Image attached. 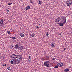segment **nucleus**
Here are the masks:
<instances>
[{
  "mask_svg": "<svg viewBox=\"0 0 72 72\" xmlns=\"http://www.w3.org/2000/svg\"><path fill=\"white\" fill-rule=\"evenodd\" d=\"M56 23L58 22L60 24V26H63V24H65L66 22V17L64 16L59 17L55 20Z\"/></svg>",
  "mask_w": 72,
  "mask_h": 72,
  "instance_id": "1",
  "label": "nucleus"
},
{
  "mask_svg": "<svg viewBox=\"0 0 72 72\" xmlns=\"http://www.w3.org/2000/svg\"><path fill=\"white\" fill-rule=\"evenodd\" d=\"M15 58H17L16 59ZM15 58L13 59L14 62V64H17L19 63H20L21 60H22V56L20 55H18L16 56Z\"/></svg>",
  "mask_w": 72,
  "mask_h": 72,
  "instance_id": "2",
  "label": "nucleus"
},
{
  "mask_svg": "<svg viewBox=\"0 0 72 72\" xmlns=\"http://www.w3.org/2000/svg\"><path fill=\"white\" fill-rule=\"evenodd\" d=\"M15 48L17 49H18L19 50H23L24 49L22 46L20 44H17L15 45Z\"/></svg>",
  "mask_w": 72,
  "mask_h": 72,
  "instance_id": "3",
  "label": "nucleus"
},
{
  "mask_svg": "<svg viewBox=\"0 0 72 72\" xmlns=\"http://www.w3.org/2000/svg\"><path fill=\"white\" fill-rule=\"evenodd\" d=\"M67 6H70L72 5V2L71 0H68V1L67 3H66Z\"/></svg>",
  "mask_w": 72,
  "mask_h": 72,
  "instance_id": "4",
  "label": "nucleus"
},
{
  "mask_svg": "<svg viewBox=\"0 0 72 72\" xmlns=\"http://www.w3.org/2000/svg\"><path fill=\"white\" fill-rule=\"evenodd\" d=\"M50 62L49 61H48L45 62V66L46 67H49V63Z\"/></svg>",
  "mask_w": 72,
  "mask_h": 72,
  "instance_id": "5",
  "label": "nucleus"
},
{
  "mask_svg": "<svg viewBox=\"0 0 72 72\" xmlns=\"http://www.w3.org/2000/svg\"><path fill=\"white\" fill-rule=\"evenodd\" d=\"M57 65L58 66V67H62V66H63V63L62 62H60L57 64Z\"/></svg>",
  "mask_w": 72,
  "mask_h": 72,
  "instance_id": "6",
  "label": "nucleus"
},
{
  "mask_svg": "<svg viewBox=\"0 0 72 72\" xmlns=\"http://www.w3.org/2000/svg\"><path fill=\"white\" fill-rule=\"evenodd\" d=\"M15 56H16V55L15 54H12L11 55L10 57L12 58H14L15 57Z\"/></svg>",
  "mask_w": 72,
  "mask_h": 72,
  "instance_id": "7",
  "label": "nucleus"
},
{
  "mask_svg": "<svg viewBox=\"0 0 72 72\" xmlns=\"http://www.w3.org/2000/svg\"><path fill=\"white\" fill-rule=\"evenodd\" d=\"M3 19H0V24H3Z\"/></svg>",
  "mask_w": 72,
  "mask_h": 72,
  "instance_id": "8",
  "label": "nucleus"
},
{
  "mask_svg": "<svg viewBox=\"0 0 72 72\" xmlns=\"http://www.w3.org/2000/svg\"><path fill=\"white\" fill-rule=\"evenodd\" d=\"M69 69H66L64 70V72H69Z\"/></svg>",
  "mask_w": 72,
  "mask_h": 72,
  "instance_id": "9",
  "label": "nucleus"
},
{
  "mask_svg": "<svg viewBox=\"0 0 72 72\" xmlns=\"http://www.w3.org/2000/svg\"><path fill=\"white\" fill-rule=\"evenodd\" d=\"M30 8H31V7L30 6H28V7H26L25 8V9H26V10L30 9Z\"/></svg>",
  "mask_w": 72,
  "mask_h": 72,
  "instance_id": "10",
  "label": "nucleus"
},
{
  "mask_svg": "<svg viewBox=\"0 0 72 72\" xmlns=\"http://www.w3.org/2000/svg\"><path fill=\"white\" fill-rule=\"evenodd\" d=\"M24 34L22 33L20 34V36L21 37H24Z\"/></svg>",
  "mask_w": 72,
  "mask_h": 72,
  "instance_id": "11",
  "label": "nucleus"
},
{
  "mask_svg": "<svg viewBox=\"0 0 72 72\" xmlns=\"http://www.w3.org/2000/svg\"><path fill=\"white\" fill-rule=\"evenodd\" d=\"M10 39H12V40H15V39H16V38L14 37H10Z\"/></svg>",
  "mask_w": 72,
  "mask_h": 72,
  "instance_id": "12",
  "label": "nucleus"
},
{
  "mask_svg": "<svg viewBox=\"0 0 72 72\" xmlns=\"http://www.w3.org/2000/svg\"><path fill=\"white\" fill-rule=\"evenodd\" d=\"M28 62H31V58H28Z\"/></svg>",
  "mask_w": 72,
  "mask_h": 72,
  "instance_id": "13",
  "label": "nucleus"
},
{
  "mask_svg": "<svg viewBox=\"0 0 72 72\" xmlns=\"http://www.w3.org/2000/svg\"><path fill=\"white\" fill-rule=\"evenodd\" d=\"M35 34H34V33H33L32 34L31 36H32V37H35Z\"/></svg>",
  "mask_w": 72,
  "mask_h": 72,
  "instance_id": "14",
  "label": "nucleus"
},
{
  "mask_svg": "<svg viewBox=\"0 0 72 72\" xmlns=\"http://www.w3.org/2000/svg\"><path fill=\"white\" fill-rule=\"evenodd\" d=\"M51 46H52V48H54V43H52V44L51 45Z\"/></svg>",
  "mask_w": 72,
  "mask_h": 72,
  "instance_id": "15",
  "label": "nucleus"
},
{
  "mask_svg": "<svg viewBox=\"0 0 72 72\" xmlns=\"http://www.w3.org/2000/svg\"><path fill=\"white\" fill-rule=\"evenodd\" d=\"M10 63L12 64H13L14 63V61L13 62V60H11L10 61Z\"/></svg>",
  "mask_w": 72,
  "mask_h": 72,
  "instance_id": "16",
  "label": "nucleus"
},
{
  "mask_svg": "<svg viewBox=\"0 0 72 72\" xmlns=\"http://www.w3.org/2000/svg\"><path fill=\"white\" fill-rule=\"evenodd\" d=\"M7 33L8 34H9V35H11V33H10V32L9 31H7Z\"/></svg>",
  "mask_w": 72,
  "mask_h": 72,
  "instance_id": "17",
  "label": "nucleus"
},
{
  "mask_svg": "<svg viewBox=\"0 0 72 72\" xmlns=\"http://www.w3.org/2000/svg\"><path fill=\"white\" fill-rule=\"evenodd\" d=\"M58 66L57 65H56L54 68H57L58 67Z\"/></svg>",
  "mask_w": 72,
  "mask_h": 72,
  "instance_id": "18",
  "label": "nucleus"
},
{
  "mask_svg": "<svg viewBox=\"0 0 72 72\" xmlns=\"http://www.w3.org/2000/svg\"><path fill=\"white\" fill-rule=\"evenodd\" d=\"M33 1L32 0H30V3H33Z\"/></svg>",
  "mask_w": 72,
  "mask_h": 72,
  "instance_id": "19",
  "label": "nucleus"
},
{
  "mask_svg": "<svg viewBox=\"0 0 72 72\" xmlns=\"http://www.w3.org/2000/svg\"><path fill=\"white\" fill-rule=\"evenodd\" d=\"M46 36L48 37V36H49V33H48V32H47V33H46Z\"/></svg>",
  "mask_w": 72,
  "mask_h": 72,
  "instance_id": "20",
  "label": "nucleus"
},
{
  "mask_svg": "<svg viewBox=\"0 0 72 72\" xmlns=\"http://www.w3.org/2000/svg\"><path fill=\"white\" fill-rule=\"evenodd\" d=\"M8 5H12V3H8Z\"/></svg>",
  "mask_w": 72,
  "mask_h": 72,
  "instance_id": "21",
  "label": "nucleus"
},
{
  "mask_svg": "<svg viewBox=\"0 0 72 72\" xmlns=\"http://www.w3.org/2000/svg\"><path fill=\"white\" fill-rule=\"evenodd\" d=\"M38 4H41V1H39Z\"/></svg>",
  "mask_w": 72,
  "mask_h": 72,
  "instance_id": "22",
  "label": "nucleus"
},
{
  "mask_svg": "<svg viewBox=\"0 0 72 72\" xmlns=\"http://www.w3.org/2000/svg\"><path fill=\"white\" fill-rule=\"evenodd\" d=\"M3 67H5L6 66V64H3Z\"/></svg>",
  "mask_w": 72,
  "mask_h": 72,
  "instance_id": "23",
  "label": "nucleus"
},
{
  "mask_svg": "<svg viewBox=\"0 0 72 72\" xmlns=\"http://www.w3.org/2000/svg\"><path fill=\"white\" fill-rule=\"evenodd\" d=\"M13 47H14V46H13V45H11V49H12V48H13Z\"/></svg>",
  "mask_w": 72,
  "mask_h": 72,
  "instance_id": "24",
  "label": "nucleus"
},
{
  "mask_svg": "<svg viewBox=\"0 0 72 72\" xmlns=\"http://www.w3.org/2000/svg\"><path fill=\"white\" fill-rule=\"evenodd\" d=\"M7 69L8 70H9L10 69V67H8L7 68Z\"/></svg>",
  "mask_w": 72,
  "mask_h": 72,
  "instance_id": "25",
  "label": "nucleus"
},
{
  "mask_svg": "<svg viewBox=\"0 0 72 72\" xmlns=\"http://www.w3.org/2000/svg\"><path fill=\"white\" fill-rule=\"evenodd\" d=\"M31 56H30V55L29 56V57H28V59H31Z\"/></svg>",
  "mask_w": 72,
  "mask_h": 72,
  "instance_id": "26",
  "label": "nucleus"
},
{
  "mask_svg": "<svg viewBox=\"0 0 72 72\" xmlns=\"http://www.w3.org/2000/svg\"><path fill=\"white\" fill-rule=\"evenodd\" d=\"M52 60H55V58H53L52 59Z\"/></svg>",
  "mask_w": 72,
  "mask_h": 72,
  "instance_id": "27",
  "label": "nucleus"
},
{
  "mask_svg": "<svg viewBox=\"0 0 72 72\" xmlns=\"http://www.w3.org/2000/svg\"><path fill=\"white\" fill-rule=\"evenodd\" d=\"M49 58V56H47L46 57V58H47V59Z\"/></svg>",
  "mask_w": 72,
  "mask_h": 72,
  "instance_id": "28",
  "label": "nucleus"
},
{
  "mask_svg": "<svg viewBox=\"0 0 72 72\" xmlns=\"http://www.w3.org/2000/svg\"><path fill=\"white\" fill-rule=\"evenodd\" d=\"M7 12H9V10H7Z\"/></svg>",
  "mask_w": 72,
  "mask_h": 72,
  "instance_id": "29",
  "label": "nucleus"
},
{
  "mask_svg": "<svg viewBox=\"0 0 72 72\" xmlns=\"http://www.w3.org/2000/svg\"><path fill=\"white\" fill-rule=\"evenodd\" d=\"M66 48H64V49L63 50L65 51V50H66Z\"/></svg>",
  "mask_w": 72,
  "mask_h": 72,
  "instance_id": "30",
  "label": "nucleus"
},
{
  "mask_svg": "<svg viewBox=\"0 0 72 72\" xmlns=\"http://www.w3.org/2000/svg\"><path fill=\"white\" fill-rule=\"evenodd\" d=\"M36 27L37 28H39V27L38 26H37Z\"/></svg>",
  "mask_w": 72,
  "mask_h": 72,
  "instance_id": "31",
  "label": "nucleus"
},
{
  "mask_svg": "<svg viewBox=\"0 0 72 72\" xmlns=\"http://www.w3.org/2000/svg\"><path fill=\"white\" fill-rule=\"evenodd\" d=\"M44 66H45V62L44 63Z\"/></svg>",
  "mask_w": 72,
  "mask_h": 72,
  "instance_id": "32",
  "label": "nucleus"
},
{
  "mask_svg": "<svg viewBox=\"0 0 72 72\" xmlns=\"http://www.w3.org/2000/svg\"><path fill=\"white\" fill-rule=\"evenodd\" d=\"M53 63H55V61H54L53 62Z\"/></svg>",
  "mask_w": 72,
  "mask_h": 72,
  "instance_id": "33",
  "label": "nucleus"
},
{
  "mask_svg": "<svg viewBox=\"0 0 72 72\" xmlns=\"http://www.w3.org/2000/svg\"><path fill=\"white\" fill-rule=\"evenodd\" d=\"M53 29H55V30L56 29V28H54V27L53 28Z\"/></svg>",
  "mask_w": 72,
  "mask_h": 72,
  "instance_id": "34",
  "label": "nucleus"
},
{
  "mask_svg": "<svg viewBox=\"0 0 72 72\" xmlns=\"http://www.w3.org/2000/svg\"><path fill=\"white\" fill-rule=\"evenodd\" d=\"M43 60H45V59H44V58H43Z\"/></svg>",
  "mask_w": 72,
  "mask_h": 72,
  "instance_id": "35",
  "label": "nucleus"
},
{
  "mask_svg": "<svg viewBox=\"0 0 72 72\" xmlns=\"http://www.w3.org/2000/svg\"><path fill=\"white\" fill-rule=\"evenodd\" d=\"M59 35H61V34L60 33V34H59Z\"/></svg>",
  "mask_w": 72,
  "mask_h": 72,
  "instance_id": "36",
  "label": "nucleus"
}]
</instances>
